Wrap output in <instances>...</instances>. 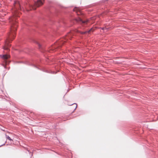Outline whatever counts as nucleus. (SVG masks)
Returning <instances> with one entry per match:
<instances>
[{"mask_svg": "<svg viewBox=\"0 0 158 158\" xmlns=\"http://www.w3.org/2000/svg\"><path fill=\"white\" fill-rule=\"evenodd\" d=\"M73 10L74 11H76V12H80V10L77 8H75Z\"/></svg>", "mask_w": 158, "mask_h": 158, "instance_id": "10", "label": "nucleus"}, {"mask_svg": "<svg viewBox=\"0 0 158 158\" xmlns=\"http://www.w3.org/2000/svg\"><path fill=\"white\" fill-rule=\"evenodd\" d=\"M65 42V41H63L62 40H61L59 41L58 42L59 46L61 47L62 46V44H64V42Z\"/></svg>", "mask_w": 158, "mask_h": 158, "instance_id": "6", "label": "nucleus"}, {"mask_svg": "<svg viewBox=\"0 0 158 158\" xmlns=\"http://www.w3.org/2000/svg\"><path fill=\"white\" fill-rule=\"evenodd\" d=\"M34 9H35V8H33Z\"/></svg>", "mask_w": 158, "mask_h": 158, "instance_id": "14", "label": "nucleus"}, {"mask_svg": "<svg viewBox=\"0 0 158 158\" xmlns=\"http://www.w3.org/2000/svg\"><path fill=\"white\" fill-rule=\"evenodd\" d=\"M107 29L108 28H106V27H103V28H102V29L103 30H107Z\"/></svg>", "mask_w": 158, "mask_h": 158, "instance_id": "12", "label": "nucleus"}, {"mask_svg": "<svg viewBox=\"0 0 158 158\" xmlns=\"http://www.w3.org/2000/svg\"><path fill=\"white\" fill-rule=\"evenodd\" d=\"M73 34V32H71L68 34L67 35V37L70 39L71 37Z\"/></svg>", "mask_w": 158, "mask_h": 158, "instance_id": "7", "label": "nucleus"}, {"mask_svg": "<svg viewBox=\"0 0 158 158\" xmlns=\"http://www.w3.org/2000/svg\"><path fill=\"white\" fill-rule=\"evenodd\" d=\"M6 138H7V139H8L9 140H10V141L12 140V139L10 138V137H9L8 136H6Z\"/></svg>", "mask_w": 158, "mask_h": 158, "instance_id": "11", "label": "nucleus"}, {"mask_svg": "<svg viewBox=\"0 0 158 158\" xmlns=\"http://www.w3.org/2000/svg\"><path fill=\"white\" fill-rule=\"evenodd\" d=\"M94 31V29L93 28H91L90 30H89L88 31H85L84 32H81V31H77L78 32H80L81 34H84L86 33L87 32H88L89 33H90L91 32H93Z\"/></svg>", "mask_w": 158, "mask_h": 158, "instance_id": "4", "label": "nucleus"}, {"mask_svg": "<svg viewBox=\"0 0 158 158\" xmlns=\"http://www.w3.org/2000/svg\"><path fill=\"white\" fill-rule=\"evenodd\" d=\"M44 4V2L42 0H37V2L35 3V5L37 7H39Z\"/></svg>", "mask_w": 158, "mask_h": 158, "instance_id": "2", "label": "nucleus"}, {"mask_svg": "<svg viewBox=\"0 0 158 158\" xmlns=\"http://www.w3.org/2000/svg\"><path fill=\"white\" fill-rule=\"evenodd\" d=\"M10 45L8 44V43L6 44L3 47V48L5 50H8L9 48L10 47Z\"/></svg>", "mask_w": 158, "mask_h": 158, "instance_id": "5", "label": "nucleus"}, {"mask_svg": "<svg viewBox=\"0 0 158 158\" xmlns=\"http://www.w3.org/2000/svg\"><path fill=\"white\" fill-rule=\"evenodd\" d=\"M76 20L77 22H81L83 23H87L89 22V20H87L85 21H83L80 18H79L78 19H76Z\"/></svg>", "mask_w": 158, "mask_h": 158, "instance_id": "3", "label": "nucleus"}, {"mask_svg": "<svg viewBox=\"0 0 158 158\" xmlns=\"http://www.w3.org/2000/svg\"><path fill=\"white\" fill-rule=\"evenodd\" d=\"M14 7L16 10H14L13 16L10 18V22L11 24L10 32L9 36V40H12V39H14L15 37V35L16 33V31L18 27V24L16 21V17L18 16L17 10L19 8H20V5L18 2H15L14 3Z\"/></svg>", "mask_w": 158, "mask_h": 158, "instance_id": "1", "label": "nucleus"}, {"mask_svg": "<svg viewBox=\"0 0 158 158\" xmlns=\"http://www.w3.org/2000/svg\"><path fill=\"white\" fill-rule=\"evenodd\" d=\"M10 57L9 55H4L3 56V58L4 59H8Z\"/></svg>", "mask_w": 158, "mask_h": 158, "instance_id": "8", "label": "nucleus"}, {"mask_svg": "<svg viewBox=\"0 0 158 158\" xmlns=\"http://www.w3.org/2000/svg\"><path fill=\"white\" fill-rule=\"evenodd\" d=\"M57 46H56V47L55 46H53L51 47V48H50V50H52V51L53 50H55L56 48H57Z\"/></svg>", "mask_w": 158, "mask_h": 158, "instance_id": "9", "label": "nucleus"}, {"mask_svg": "<svg viewBox=\"0 0 158 158\" xmlns=\"http://www.w3.org/2000/svg\"><path fill=\"white\" fill-rule=\"evenodd\" d=\"M36 43H37V44H38V46H39V47H40V44L39 43H38V42H36Z\"/></svg>", "mask_w": 158, "mask_h": 158, "instance_id": "13", "label": "nucleus"}]
</instances>
